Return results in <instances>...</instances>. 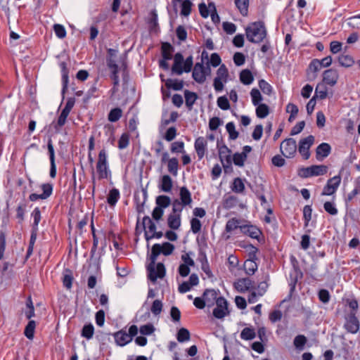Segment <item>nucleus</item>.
<instances>
[{"mask_svg":"<svg viewBox=\"0 0 360 360\" xmlns=\"http://www.w3.org/2000/svg\"><path fill=\"white\" fill-rule=\"evenodd\" d=\"M174 250V245L169 242H165L162 245L156 243L151 248L150 263L147 266L148 277L152 282H155L157 278H162L165 276L166 270L162 262L156 264L158 257L162 253L165 256L170 255Z\"/></svg>","mask_w":360,"mask_h":360,"instance_id":"nucleus-1","label":"nucleus"},{"mask_svg":"<svg viewBox=\"0 0 360 360\" xmlns=\"http://www.w3.org/2000/svg\"><path fill=\"white\" fill-rule=\"evenodd\" d=\"M246 37L252 43L258 44L266 37V30L262 21L254 22L245 29Z\"/></svg>","mask_w":360,"mask_h":360,"instance_id":"nucleus-2","label":"nucleus"},{"mask_svg":"<svg viewBox=\"0 0 360 360\" xmlns=\"http://www.w3.org/2000/svg\"><path fill=\"white\" fill-rule=\"evenodd\" d=\"M96 172L99 179H108L111 176V172L108 167V155L103 148L100 150L96 162Z\"/></svg>","mask_w":360,"mask_h":360,"instance_id":"nucleus-3","label":"nucleus"},{"mask_svg":"<svg viewBox=\"0 0 360 360\" xmlns=\"http://www.w3.org/2000/svg\"><path fill=\"white\" fill-rule=\"evenodd\" d=\"M246 248L249 251V258L244 263V269L247 274L251 276L255 273L258 268V265L256 263V261L258 259L257 256L258 249L252 244L247 245Z\"/></svg>","mask_w":360,"mask_h":360,"instance_id":"nucleus-4","label":"nucleus"},{"mask_svg":"<svg viewBox=\"0 0 360 360\" xmlns=\"http://www.w3.org/2000/svg\"><path fill=\"white\" fill-rule=\"evenodd\" d=\"M217 147L219 150V159L223 165L224 171L228 168H231V150L224 143L223 141H217Z\"/></svg>","mask_w":360,"mask_h":360,"instance_id":"nucleus-5","label":"nucleus"},{"mask_svg":"<svg viewBox=\"0 0 360 360\" xmlns=\"http://www.w3.org/2000/svg\"><path fill=\"white\" fill-rule=\"evenodd\" d=\"M328 167L326 165H312L308 167H302L298 170V175L302 178H308L314 176L324 175L327 173Z\"/></svg>","mask_w":360,"mask_h":360,"instance_id":"nucleus-6","label":"nucleus"},{"mask_svg":"<svg viewBox=\"0 0 360 360\" xmlns=\"http://www.w3.org/2000/svg\"><path fill=\"white\" fill-rule=\"evenodd\" d=\"M280 150L283 156L287 158H292L297 152V143L292 138L285 139L280 146Z\"/></svg>","mask_w":360,"mask_h":360,"instance_id":"nucleus-7","label":"nucleus"},{"mask_svg":"<svg viewBox=\"0 0 360 360\" xmlns=\"http://www.w3.org/2000/svg\"><path fill=\"white\" fill-rule=\"evenodd\" d=\"M360 327V323L358 318L356 316V312L351 311L345 316V323L344 328L347 332L355 334L356 333Z\"/></svg>","mask_w":360,"mask_h":360,"instance_id":"nucleus-8","label":"nucleus"},{"mask_svg":"<svg viewBox=\"0 0 360 360\" xmlns=\"http://www.w3.org/2000/svg\"><path fill=\"white\" fill-rule=\"evenodd\" d=\"M215 304L217 307L212 312L215 318L221 319L229 314L228 302L224 297H219Z\"/></svg>","mask_w":360,"mask_h":360,"instance_id":"nucleus-9","label":"nucleus"},{"mask_svg":"<svg viewBox=\"0 0 360 360\" xmlns=\"http://www.w3.org/2000/svg\"><path fill=\"white\" fill-rule=\"evenodd\" d=\"M314 136L312 135H309L300 141L298 151L304 160H308L309 158V149L314 144Z\"/></svg>","mask_w":360,"mask_h":360,"instance_id":"nucleus-10","label":"nucleus"},{"mask_svg":"<svg viewBox=\"0 0 360 360\" xmlns=\"http://www.w3.org/2000/svg\"><path fill=\"white\" fill-rule=\"evenodd\" d=\"M341 183L340 174L336 175L327 181L326 185L323 187L321 195H330L334 194Z\"/></svg>","mask_w":360,"mask_h":360,"instance_id":"nucleus-11","label":"nucleus"},{"mask_svg":"<svg viewBox=\"0 0 360 360\" xmlns=\"http://www.w3.org/2000/svg\"><path fill=\"white\" fill-rule=\"evenodd\" d=\"M192 77L198 84H202L205 82V66L202 63H195L193 70Z\"/></svg>","mask_w":360,"mask_h":360,"instance_id":"nucleus-12","label":"nucleus"},{"mask_svg":"<svg viewBox=\"0 0 360 360\" xmlns=\"http://www.w3.org/2000/svg\"><path fill=\"white\" fill-rule=\"evenodd\" d=\"M338 78V72L334 69L326 70L323 73V82L331 86L337 84Z\"/></svg>","mask_w":360,"mask_h":360,"instance_id":"nucleus-13","label":"nucleus"},{"mask_svg":"<svg viewBox=\"0 0 360 360\" xmlns=\"http://www.w3.org/2000/svg\"><path fill=\"white\" fill-rule=\"evenodd\" d=\"M218 292L219 290L217 291L214 289H206L203 294L202 297L204 300L205 301V304L208 307H211L214 305L218 299Z\"/></svg>","mask_w":360,"mask_h":360,"instance_id":"nucleus-14","label":"nucleus"},{"mask_svg":"<svg viewBox=\"0 0 360 360\" xmlns=\"http://www.w3.org/2000/svg\"><path fill=\"white\" fill-rule=\"evenodd\" d=\"M254 282L249 278H243L239 279L237 283H235V288L240 292H245L252 289H255L253 285Z\"/></svg>","mask_w":360,"mask_h":360,"instance_id":"nucleus-15","label":"nucleus"},{"mask_svg":"<svg viewBox=\"0 0 360 360\" xmlns=\"http://www.w3.org/2000/svg\"><path fill=\"white\" fill-rule=\"evenodd\" d=\"M240 229L243 233L257 240H259L262 234V231L257 226L253 225H242L240 226Z\"/></svg>","mask_w":360,"mask_h":360,"instance_id":"nucleus-16","label":"nucleus"},{"mask_svg":"<svg viewBox=\"0 0 360 360\" xmlns=\"http://www.w3.org/2000/svg\"><path fill=\"white\" fill-rule=\"evenodd\" d=\"M207 144V141L204 137L200 136L195 139L194 147L199 160L202 159L204 157Z\"/></svg>","mask_w":360,"mask_h":360,"instance_id":"nucleus-17","label":"nucleus"},{"mask_svg":"<svg viewBox=\"0 0 360 360\" xmlns=\"http://www.w3.org/2000/svg\"><path fill=\"white\" fill-rule=\"evenodd\" d=\"M331 147L327 143H322L319 145L316 149V157L319 160H323L330 153Z\"/></svg>","mask_w":360,"mask_h":360,"instance_id":"nucleus-18","label":"nucleus"},{"mask_svg":"<svg viewBox=\"0 0 360 360\" xmlns=\"http://www.w3.org/2000/svg\"><path fill=\"white\" fill-rule=\"evenodd\" d=\"M116 343L120 346H124L131 341V338L126 331L120 330L114 334Z\"/></svg>","mask_w":360,"mask_h":360,"instance_id":"nucleus-19","label":"nucleus"},{"mask_svg":"<svg viewBox=\"0 0 360 360\" xmlns=\"http://www.w3.org/2000/svg\"><path fill=\"white\" fill-rule=\"evenodd\" d=\"M179 198L182 206L190 205L192 202L191 193L186 186L180 188Z\"/></svg>","mask_w":360,"mask_h":360,"instance_id":"nucleus-20","label":"nucleus"},{"mask_svg":"<svg viewBox=\"0 0 360 360\" xmlns=\"http://www.w3.org/2000/svg\"><path fill=\"white\" fill-rule=\"evenodd\" d=\"M61 72H62V82H63V88H62V96L64 98V95L68 89V82H69V77H68V70L66 66V63L65 62H62L60 63Z\"/></svg>","mask_w":360,"mask_h":360,"instance_id":"nucleus-21","label":"nucleus"},{"mask_svg":"<svg viewBox=\"0 0 360 360\" xmlns=\"http://www.w3.org/2000/svg\"><path fill=\"white\" fill-rule=\"evenodd\" d=\"M185 103L187 108L191 110L193 109V106L198 99V94L195 92L190 91L188 90L184 91Z\"/></svg>","mask_w":360,"mask_h":360,"instance_id":"nucleus-22","label":"nucleus"},{"mask_svg":"<svg viewBox=\"0 0 360 360\" xmlns=\"http://www.w3.org/2000/svg\"><path fill=\"white\" fill-rule=\"evenodd\" d=\"M184 81L177 79H167L165 81V86L168 89H173L174 91H180L184 87Z\"/></svg>","mask_w":360,"mask_h":360,"instance_id":"nucleus-23","label":"nucleus"},{"mask_svg":"<svg viewBox=\"0 0 360 360\" xmlns=\"http://www.w3.org/2000/svg\"><path fill=\"white\" fill-rule=\"evenodd\" d=\"M162 57L163 59L171 60L174 48L169 42H164L161 47Z\"/></svg>","mask_w":360,"mask_h":360,"instance_id":"nucleus-24","label":"nucleus"},{"mask_svg":"<svg viewBox=\"0 0 360 360\" xmlns=\"http://www.w3.org/2000/svg\"><path fill=\"white\" fill-rule=\"evenodd\" d=\"M240 81L245 85H250L254 80V77L251 71L248 69L243 70L239 75Z\"/></svg>","mask_w":360,"mask_h":360,"instance_id":"nucleus-25","label":"nucleus"},{"mask_svg":"<svg viewBox=\"0 0 360 360\" xmlns=\"http://www.w3.org/2000/svg\"><path fill=\"white\" fill-rule=\"evenodd\" d=\"M328 96L327 87L323 83H319L316 85L314 98H319L320 100L325 99Z\"/></svg>","mask_w":360,"mask_h":360,"instance_id":"nucleus-26","label":"nucleus"},{"mask_svg":"<svg viewBox=\"0 0 360 360\" xmlns=\"http://www.w3.org/2000/svg\"><path fill=\"white\" fill-rule=\"evenodd\" d=\"M168 226L174 230H176L181 226V216L179 214H172L168 216L167 219Z\"/></svg>","mask_w":360,"mask_h":360,"instance_id":"nucleus-27","label":"nucleus"},{"mask_svg":"<svg viewBox=\"0 0 360 360\" xmlns=\"http://www.w3.org/2000/svg\"><path fill=\"white\" fill-rule=\"evenodd\" d=\"M173 182L172 178L165 174L162 176L160 182V189L164 192H170L172 188Z\"/></svg>","mask_w":360,"mask_h":360,"instance_id":"nucleus-28","label":"nucleus"},{"mask_svg":"<svg viewBox=\"0 0 360 360\" xmlns=\"http://www.w3.org/2000/svg\"><path fill=\"white\" fill-rule=\"evenodd\" d=\"M74 280L72 272L69 269H65L64 270L63 277V284L64 287L67 289H70L72 285V281Z\"/></svg>","mask_w":360,"mask_h":360,"instance_id":"nucleus-29","label":"nucleus"},{"mask_svg":"<svg viewBox=\"0 0 360 360\" xmlns=\"http://www.w3.org/2000/svg\"><path fill=\"white\" fill-rule=\"evenodd\" d=\"M338 59L340 65L345 68H350L354 64V58L349 55L341 54Z\"/></svg>","mask_w":360,"mask_h":360,"instance_id":"nucleus-30","label":"nucleus"},{"mask_svg":"<svg viewBox=\"0 0 360 360\" xmlns=\"http://www.w3.org/2000/svg\"><path fill=\"white\" fill-rule=\"evenodd\" d=\"M142 226L144 231H147L148 233L150 232L153 233L156 230L155 224L152 221V219L148 216H145L143 218Z\"/></svg>","mask_w":360,"mask_h":360,"instance_id":"nucleus-31","label":"nucleus"},{"mask_svg":"<svg viewBox=\"0 0 360 360\" xmlns=\"http://www.w3.org/2000/svg\"><path fill=\"white\" fill-rule=\"evenodd\" d=\"M231 188L234 193H242L245 188L243 180L239 177H236L233 179Z\"/></svg>","mask_w":360,"mask_h":360,"instance_id":"nucleus-32","label":"nucleus"},{"mask_svg":"<svg viewBox=\"0 0 360 360\" xmlns=\"http://www.w3.org/2000/svg\"><path fill=\"white\" fill-rule=\"evenodd\" d=\"M35 328L36 322L33 320H30L24 330V335L27 339L32 340L34 338Z\"/></svg>","mask_w":360,"mask_h":360,"instance_id":"nucleus-33","label":"nucleus"},{"mask_svg":"<svg viewBox=\"0 0 360 360\" xmlns=\"http://www.w3.org/2000/svg\"><path fill=\"white\" fill-rule=\"evenodd\" d=\"M255 112L258 118L263 119L268 116L270 112V108L265 103L259 104L257 106Z\"/></svg>","mask_w":360,"mask_h":360,"instance_id":"nucleus-34","label":"nucleus"},{"mask_svg":"<svg viewBox=\"0 0 360 360\" xmlns=\"http://www.w3.org/2000/svg\"><path fill=\"white\" fill-rule=\"evenodd\" d=\"M120 198V191L117 188H112L110 191L108 197L107 202L110 206H114Z\"/></svg>","mask_w":360,"mask_h":360,"instance_id":"nucleus-35","label":"nucleus"},{"mask_svg":"<svg viewBox=\"0 0 360 360\" xmlns=\"http://www.w3.org/2000/svg\"><path fill=\"white\" fill-rule=\"evenodd\" d=\"M179 169V161L176 158H170L167 162V170L173 176H176Z\"/></svg>","mask_w":360,"mask_h":360,"instance_id":"nucleus-36","label":"nucleus"},{"mask_svg":"<svg viewBox=\"0 0 360 360\" xmlns=\"http://www.w3.org/2000/svg\"><path fill=\"white\" fill-rule=\"evenodd\" d=\"M94 333V327L91 323L85 324L81 331L82 337L86 340H90L93 338Z\"/></svg>","mask_w":360,"mask_h":360,"instance_id":"nucleus-37","label":"nucleus"},{"mask_svg":"<svg viewBox=\"0 0 360 360\" xmlns=\"http://www.w3.org/2000/svg\"><path fill=\"white\" fill-rule=\"evenodd\" d=\"M235 4L240 13L245 16L248 15L249 0H235Z\"/></svg>","mask_w":360,"mask_h":360,"instance_id":"nucleus-38","label":"nucleus"},{"mask_svg":"<svg viewBox=\"0 0 360 360\" xmlns=\"http://www.w3.org/2000/svg\"><path fill=\"white\" fill-rule=\"evenodd\" d=\"M250 96L252 103L255 106H257L259 104H262L261 102L263 101V96L257 89L253 88L250 91Z\"/></svg>","mask_w":360,"mask_h":360,"instance_id":"nucleus-39","label":"nucleus"},{"mask_svg":"<svg viewBox=\"0 0 360 360\" xmlns=\"http://www.w3.org/2000/svg\"><path fill=\"white\" fill-rule=\"evenodd\" d=\"M38 230L32 229L29 246L27 250L25 258L28 259L32 254L34 245L37 239Z\"/></svg>","mask_w":360,"mask_h":360,"instance_id":"nucleus-40","label":"nucleus"},{"mask_svg":"<svg viewBox=\"0 0 360 360\" xmlns=\"http://www.w3.org/2000/svg\"><path fill=\"white\" fill-rule=\"evenodd\" d=\"M255 336L256 333L252 328H245L240 333V338L245 340H253Z\"/></svg>","mask_w":360,"mask_h":360,"instance_id":"nucleus-41","label":"nucleus"},{"mask_svg":"<svg viewBox=\"0 0 360 360\" xmlns=\"http://www.w3.org/2000/svg\"><path fill=\"white\" fill-rule=\"evenodd\" d=\"M122 115V110L120 108L112 109L108 116V119L111 122L118 121Z\"/></svg>","mask_w":360,"mask_h":360,"instance_id":"nucleus-42","label":"nucleus"},{"mask_svg":"<svg viewBox=\"0 0 360 360\" xmlns=\"http://www.w3.org/2000/svg\"><path fill=\"white\" fill-rule=\"evenodd\" d=\"M156 204L158 207L164 209L171 204V199L167 195H159L156 198Z\"/></svg>","mask_w":360,"mask_h":360,"instance_id":"nucleus-43","label":"nucleus"},{"mask_svg":"<svg viewBox=\"0 0 360 360\" xmlns=\"http://www.w3.org/2000/svg\"><path fill=\"white\" fill-rule=\"evenodd\" d=\"M238 202V197H236L235 195H229V196L226 197V198H224V202H223V206L225 209H227V210L231 209V208L234 207L235 206H236Z\"/></svg>","mask_w":360,"mask_h":360,"instance_id":"nucleus-44","label":"nucleus"},{"mask_svg":"<svg viewBox=\"0 0 360 360\" xmlns=\"http://www.w3.org/2000/svg\"><path fill=\"white\" fill-rule=\"evenodd\" d=\"M240 220L236 219V218H232L231 219H229L227 222H226V231L228 232V233H230L234 230H236V229L239 228L240 229V226H241L242 225H240Z\"/></svg>","mask_w":360,"mask_h":360,"instance_id":"nucleus-45","label":"nucleus"},{"mask_svg":"<svg viewBox=\"0 0 360 360\" xmlns=\"http://www.w3.org/2000/svg\"><path fill=\"white\" fill-rule=\"evenodd\" d=\"M177 340L179 342H184L185 341H188L191 338V334L188 329L181 328L179 330L176 335Z\"/></svg>","mask_w":360,"mask_h":360,"instance_id":"nucleus-46","label":"nucleus"},{"mask_svg":"<svg viewBox=\"0 0 360 360\" xmlns=\"http://www.w3.org/2000/svg\"><path fill=\"white\" fill-rule=\"evenodd\" d=\"M229 77V71L226 66L224 64L220 65L217 71V77L215 78H219L223 79L224 82H226Z\"/></svg>","mask_w":360,"mask_h":360,"instance_id":"nucleus-47","label":"nucleus"},{"mask_svg":"<svg viewBox=\"0 0 360 360\" xmlns=\"http://www.w3.org/2000/svg\"><path fill=\"white\" fill-rule=\"evenodd\" d=\"M32 217H33V224L32 226V229L38 230V225L41 220V211L39 207L34 208L33 212H32Z\"/></svg>","mask_w":360,"mask_h":360,"instance_id":"nucleus-48","label":"nucleus"},{"mask_svg":"<svg viewBox=\"0 0 360 360\" xmlns=\"http://www.w3.org/2000/svg\"><path fill=\"white\" fill-rule=\"evenodd\" d=\"M307 338L303 335H297L294 339V345L295 347L299 349L302 350L303 349L305 344L307 343Z\"/></svg>","mask_w":360,"mask_h":360,"instance_id":"nucleus-49","label":"nucleus"},{"mask_svg":"<svg viewBox=\"0 0 360 360\" xmlns=\"http://www.w3.org/2000/svg\"><path fill=\"white\" fill-rule=\"evenodd\" d=\"M226 131L229 134V139L235 140L238 137L239 133L236 131L235 124L233 122H228L226 125Z\"/></svg>","mask_w":360,"mask_h":360,"instance_id":"nucleus-50","label":"nucleus"},{"mask_svg":"<svg viewBox=\"0 0 360 360\" xmlns=\"http://www.w3.org/2000/svg\"><path fill=\"white\" fill-rule=\"evenodd\" d=\"M246 159H247V158H246V155H245V153H236L235 154H233V163L236 165L239 166V167L244 166V163H245Z\"/></svg>","mask_w":360,"mask_h":360,"instance_id":"nucleus-51","label":"nucleus"},{"mask_svg":"<svg viewBox=\"0 0 360 360\" xmlns=\"http://www.w3.org/2000/svg\"><path fill=\"white\" fill-rule=\"evenodd\" d=\"M192 2L190 0H184L181 2V15L188 16L191 12Z\"/></svg>","mask_w":360,"mask_h":360,"instance_id":"nucleus-52","label":"nucleus"},{"mask_svg":"<svg viewBox=\"0 0 360 360\" xmlns=\"http://www.w3.org/2000/svg\"><path fill=\"white\" fill-rule=\"evenodd\" d=\"M259 87L264 94L268 96H270L273 92L272 86L264 79H260L259 81Z\"/></svg>","mask_w":360,"mask_h":360,"instance_id":"nucleus-53","label":"nucleus"},{"mask_svg":"<svg viewBox=\"0 0 360 360\" xmlns=\"http://www.w3.org/2000/svg\"><path fill=\"white\" fill-rule=\"evenodd\" d=\"M41 188L43 193H41L44 199L49 198L53 193V184L50 183H46L41 185Z\"/></svg>","mask_w":360,"mask_h":360,"instance_id":"nucleus-54","label":"nucleus"},{"mask_svg":"<svg viewBox=\"0 0 360 360\" xmlns=\"http://www.w3.org/2000/svg\"><path fill=\"white\" fill-rule=\"evenodd\" d=\"M171 152L174 153H184V143L183 141H175L171 144Z\"/></svg>","mask_w":360,"mask_h":360,"instance_id":"nucleus-55","label":"nucleus"},{"mask_svg":"<svg viewBox=\"0 0 360 360\" xmlns=\"http://www.w3.org/2000/svg\"><path fill=\"white\" fill-rule=\"evenodd\" d=\"M27 202L23 201L20 202L16 208V217L21 221L24 220V215L26 211Z\"/></svg>","mask_w":360,"mask_h":360,"instance_id":"nucleus-56","label":"nucleus"},{"mask_svg":"<svg viewBox=\"0 0 360 360\" xmlns=\"http://www.w3.org/2000/svg\"><path fill=\"white\" fill-rule=\"evenodd\" d=\"M309 69L314 72L313 79L316 77V72L321 69L319 59H313L309 65Z\"/></svg>","mask_w":360,"mask_h":360,"instance_id":"nucleus-57","label":"nucleus"},{"mask_svg":"<svg viewBox=\"0 0 360 360\" xmlns=\"http://www.w3.org/2000/svg\"><path fill=\"white\" fill-rule=\"evenodd\" d=\"M162 307L163 304L162 301L160 300H155L152 304L150 311L154 315L157 316L161 313Z\"/></svg>","mask_w":360,"mask_h":360,"instance_id":"nucleus-58","label":"nucleus"},{"mask_svg":"<svg viewBox=\"0 0 360 360\" xmlns=\"http://www.w3.org/2000/svg\"><path fill=\"white\" fill-rule=\"evenodd\" d=\"M155 328L152 323H147L146 325L141 326L140 327L139 331L143 335H150L154 331Z\"/></svg>","mask_w":360,"mask_h":360,"instance_id":"nucleus-59","label":"nucleus"},{"mask_svg":"<svg viewBox=\"0 0 360 360\" xmlns=\"http://www.w3.org/2000/svg\"><path fill=\"white\" fill-rule=\"evenodd\" d=\"M318 297L319 300L323 304H327L329 302L330 299V295L328 290L321 289L318 292Z\"/></svg>","mask_w":360,"mask_h":360,"instance_id":"nucleus-60","label":"nucleus"},{"mask_svg":"<svg viewBox=\"0 0 360 360\" xmlns=\"http://www.w3.org/2000/svg\"><path fill=\"white\" fill-rule=\"evenodd\" d=\"M202 224L196 217H193L191 220V230L193 233H198L200 231Z\"/></svg>","mask_w":360,"mask_h":360,"instance_id":"nucleus-61","label":"nucleus"},{"mask_svg":"<svg viewBox=\"0 0 360 360\" xmlns=\"http://www.w3.org/2000/svg\"><path fill=\"white\" fill-rule=\"evenodd\" d=\"M217 105L224 110H229L230 108V103L228 98L225 96H220L217 98Z\"/></svg>","mask_w":360,"mask_h":360,"instance_id":"nucleus-62","label":"nucleus"},{"mask_svg":"<svg viewBox=\"0 0 360 360\" xmlns=\"http://www.w3.org/2000/svg\"><path fill=\"white\" fill-rule=\"evenodd\" d=\"M53 30L55 32L56 35L59 39H63L66 36V30L63 25L60 24H55L53 25Z\"/></svg>","mask_w":360,"mask_h":360,"instance_id":"nucleus-63","label":"nucleus"},{"mask_svg":"<svg viewBox=\"0 0 360 360\" xmlns=\"http://www.w3.org/2000/svg\"><path fill=\"white\" fill-rule=\"evenodd\" d=\"M129 143V136L127 133H124L122 134L121 137L118 141V148L120 149L126 148Z\"/></svg>","mask_w":360,"mask_h":360,"instance_id":"nucleus-64","label":"nucleus"}]
</instances>
